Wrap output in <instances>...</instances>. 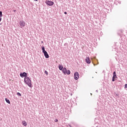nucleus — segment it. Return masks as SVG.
Instances as JSON below:
<instances>
[{
	"label": "nucleus",
	"instance_id": "obj_12",
	"mask_svg": "<svg viewBox=\"0 0 127 127\" xmlns=\"http://www.w3.org/2000/svg\"><path fill=\"white\" fill-rule=\"evenodd\" d=\"M5 101L7 104H10V102L9 101V100L7 98H5Z\"/></svg>",
	"mask_w": 127,
	"mask_h": 127
},
{
	"label": "nucleus",
	"instance_id": "obj_4",
	"mask_svg": "<svg viewBox=\"0 0 127 127\" xmlns=\"http://www.w3.org/2000/svg\"><path fill=\"white\" fill-rule=\"evenodd\" d=\"M79 74L78 72H75L74 73V79L75 80H77L79 79Z\"/></svg>",
	"mask_w": 127,
	"mask_h": 127
},
{
	"label": "nucleus",
	"instance_id": "obj_24",
	"mask_svg": "<svg viewBox=\"0 0 127 127\" xmlns=\"http://www.w3.org/2000/svg\"><path fill=\"white\" fill-rule=\"evenodd\" d=\"M35 1H37V0H34Z\"/></svg>",
	"mask_w": 127,
	"mask_h": 127
},
{
	"label": "nucleus",
	"instance_id": "obj_15",
	"mask_svg": "<svg viewBox=\"0 0 127 127\" xmlns=\"http://www.w3.org/2000/svg\"><path fill=\"white\" fill-rule=\"evenodd\" d=\"M2 16V11H0V17H1Z\"/></svg>",
	"mask_w": 127,
	"mask_h": 127
},
{
	"label": "nucleus",
	"instance_id": "obj_10",
	"mask_svg": "<svg viewBox=\"0 0 127 127\" xmlns=\"http://www.w3.org/2000/svg\"><path fill=\"white\" fill-rule=\"evenodd\" d=\"M64 68V67L63 65H61V64L59 65V68L60 70L62 71L63 70Z\"/></svg>",
	"mask_w": 127,
	"mask_h": 127
},
{
	"label": "nucleus",
	"instance_id": "obj_13",
	"mask_svg": "<svg viewBox=\"0 0 127 127\" xmlns=\"http://www.w3.org/2000/svg\"><path fill=\"white\" fill-rule=\"evenodd\" d=\"M22 124L25 127L27 126V123L25 121H22Z\"/></svg>",
	"mask_w": 127,
	"mask_h": 127
},
{
	"label": "nucleus",
	"instance_id": "obj_18",
	"mask_svg": "<svg viewBox=\"0 0 127 127\" xmlns=\"http://www.w3.org/2000/svg\"><path fill=\"white\" fill-rule=\"evenodd\" d=\"M59 121V120H58V119H56L55 120V122H58Z\"/></svg>",
	"mask_w": 127,
	"mask_h": 127
},
{
	"label": "nucleus",
	"instance_id": "obj_3",
	"mask_svg": "<svg viewBox=\"0 0 127 127\" xmlns=\"http://www.w3.org/2000/svg\"><path fill=\"white\" fill-rule=\"evenodd\" d=\"M19 24L20 28H22L25 26L26 23L23 20H22L19 22Z\"/></svg>",
	"mask_w": 127,
	"mask_h": 127
},
{
	"label": "nucleus",
	"instance_id": "obj_9",
	"mask_svg": "<svg viewBox=\"0 0 127 127\" xmlns=\"http://www.w3.org/2000/svg\"><path fill=\"white\" fill-rule=\"evenodd\" d=\"M62 71L64 74H66V73L67 72V68L66 67H64Z\"/></svg>",
	"mask_w": 127,
	"mask_h": 127
},
{
	"label": "nucleus",
	"instance_id": "obj_11",
	"mask_svg": "<svg viewBox=\"0 0 127 127\" xmlns=\"http://www.w3.org/2000/svg\"><path fill=\"white\" fill-rule=\"evenodd\" d=\"M70 73H71V71L70 70H66V74L67 75H69V74H70Z\"/></svg>",
	"mask_w": 127,
	"mask_h": 127
},
{
	"label": "nucleus",
	"instance_id": "obj_6",
	"mask_svg": "<svg viewBox=\"0 0 127 127\" xmlns=\"http://www.w3.org/2000/svg\"><path fill=\"white\" fill-rule=\"evenodd\" d=\"M116 78H118V77L116 74V72H113V76H112V82H115L116 81Z\"/></svg>",
	"mask_w": 127,
	"mask_h": 127
},
{
	"label": "nucleus",
	"instance_id": "obj_14",
	"mask_svg": "<svg viewBox=\"0 0 127 127\" xmlns=\"http://www.w3.org/2000/svg\"><path fill=\"white\" fill-rule=\"evenodd\" d=\"M17 95L19 97H21V94L19 92H17Z\"/></svg>",
	"mask_w": 127,
	"mask_h": 127
},
{
	"label": "nucleus",
	"instance_id": "obj_19",
	"mask_svg": "<svg viewBox=\"0 0 127 127\" xmlns=\"http://www.w3.org/2000/svg\"><path fill=\"white\" fill-rule=\"evenodd\" d=\"M64 14H67V12H64Z\"/></svg>",
	"mask_w": 127,
	"mask_h": 127
},
{
	"label": "nucleus",
	"instance_id": "obj_16",
	"mask_svg": "<svg viewBox=\"0 0 127 127\" xmlns=\"http://www.w3.org/2000/svg\"><path fill=\"white\" fill-rule=\"evenodd\" d=\"M45 73L46 75H48V72L47 70H45Z\"/></svg>",
	"mask_w": 127,
	"mask_h": 127
},
{
	"label": "nucleus",
	"instance_id": "obj_8",
	"mask_svg": "<svg viewBox=\"0 0 127 127\" xmlns=\"http://www.w3.org/2000/svg\"><path fill=\"white\" fill-rule=\"evenodd\" d=\"M85 62L87 64H90L91 63V61L89 57H87L85 59Z\"/></svg>",
	"mask_w": 127,
	"mask_h": 127
},
{
	"label": "nucleus",
	"instance_id": "obj_23",
	"mask_svg": "<svg viewBox=\"0 0 127 127\" xmlns=\"http://www.w3.org/2000/svg\"><path fill=\"white\" fill-rule=\"evenodd\" d=\"M16 10H13L14 12H16Z\"/></svg>",
	"mask_w": 127,
	"mask_h": 127
},
{
	"label": "nucleus",
	"instance_id": "obj_25",
	"mask_svg": "<svg viewBox=\"0 0 127 127\" xmlns=\"http://www.w3.org/2000/svg\"><path fill=\"white\" fill-rule=\"evenodd\" d=\"M42 43H43V41H42Z\"/></svg>",
	"mask_w": 127,
	"mask_h": 127
},
{
	"label": "nucleus",
	"instance_id": "obj_1",
	"mask_svg": "<svg viewBox=\"0 0 127 127\" xmlns=\"http://www.w3.org/2000/svg\"><path fill=\"white\" fill-rule=\"evenodd\" d=\"M24 83L26 84L28 86H29L30 88L32 87L31 80L29 77L27 76V77L24 78Z\"/></svg>",
	"mask_w": 127,
	"mask_h": 127
},
{
	"label": "nucleus",
	"instance_id": "obj_5",
	"mask_svg": "<svg viewBox=\"0 0 127 127\" xmlns=\"http://www.w3.org/2000/svg\"><path fill=\"white\" fill-rule=\"evenodd\" d=\"M20 76L21 78L24 77V78H26L27 77V73L25 72H21L20 73Z\"/></svg>",
	"mask_w": 127,
	"mask_h": 127
},
{
	"label": "nucleus",
	"instance_id": "obj_22",
	"mask_svg": "<svg viewBox=\"0 0 127 127\" xmlns=\"http://www.w3.org/2000/svg\"><path fill=\"white\" fill-rule=\"evenodd\" d=\"M69 127H72L71 125H69Z\"/></svg>",
	"mask_w": 127,
	"mask_h": 127
},
{
	"label": "nucleus",
	"instance_id": "obj_20",
	"mask_svg": "<svg viewBox=\"0 0 127 127\" xmlns=\"http://www.w3.org/2000/svg\"><path fill=\"white\" fill-rule=\"evenodd\" d=\"M1 20H2V18L0 17V22L1 21Z\"/></svg>",
	"mask_w": 127,
	"mask_h": 127
},
{
	"label": "nucleus",
	"instance_id": "obj_17",
	"mask_svg": "<svg viewBox=\"0 0 127 127\" xmlns=\"http://www.w3.org/2000/svg\"><path fill=\"white\" fill-rule=\"evenodd\" d=\"M125 88H127V84H126L125 85Z\"/></svg>",
	"mask_w": 127,
	"mask_h": 127
},
{
	"label": "nucleus",
	"instance_id": "obj_7",
	"mask_svg": "<svg viewBox=\"0 0 127 127\" xmlns=\"http://www.w3.org/2000/svg\"><path fill=\"white\" fill-rule=\"evenodd\" d=\"M46 3L49 6H52L54 4V2L50 0H48L46 1Z\"/></svg>",
	"mask_w": 127,
	"mask_h": 127
},
{
	"label": "nucleus",
	"instance_id": "obj_2",
	"mask_svg": "<svg viewBox=\"0 0 127 127\" xmlns=\"http://www.w3.org/2000/svg\"><path fill=\"white\" fill-rule=\"evenodd\" d=\"M42 53L44 54V56L46 59H48L49 58V55L46 50H45V48L44 47H42Z\"/></svg>",
	"mask_w": 127,
	"mask_h": 127
},
{
	"label": "nucleus",
	"instance_id": "obj_21",
	"mask_svg": "<svg viewBox=\"0 0 127 127\" xmlns=\"http://www.w3.org/2000/svg\"><path fill=\"white\" fill-rule=\"evenodd\" d=\"M96 92L98 93V90H96Z\"/></svg>",
	"mask_w": 127,
	"mask_h": 127
},
{
	"label": "nucleus",
	"instance_id": "obj_26",
	"mask_svg": "<svg viewBox=\"0 0 127 127\" xmlns=\"http://www.w3.org/2000/svg\"><path fill=\"white\" fill-rule=\"evenodd\" d=\"M90 95H92V93H91Z\"/></svg>",
	"mask_w": 127,
	"mask_h": 127
}]
</instances>
